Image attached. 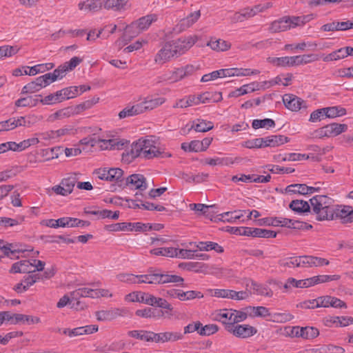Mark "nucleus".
Segmentation results:
<instances>
[{
	"label": "nucleus",
	"instance_id": "obj_8",
	"mask_svg": "<svg viewBox=\"0 0 353 353\" xmlns=\"http://www.w3.org/2000/svg\"><path fill=\"white\" fill-rule=\"evenodd\" d=\"M228 332L240 339H247L254 336L257 332L256 327L248 324H235L228 326Z\"/></svg>",
	"mask_w": 353,
	"mask_h": 353
},
{
	"label": "nucleus",
	"instance_id": "obj_34",
	"mask_svg": "<svg viewBox=\"0 0 353 353\" xmlns=\"http://www.w3.org/2000/svg\"><path fill=\"white\" fill-rule=\"evenodd\" d=\"M165 101V99L163 97H158L152 99H145L144 101H142L141 104L142 105L143 112L152 110L159 105H162Z\"/></svg>",
	"mask_w": 353,
	"mask_h": 353
},
{
	"label": "nucleus",
	"instance_id": "obj_19",
	"mask_svg": "<svg viewBox=\"0 0 353 353\" xmlns=\"http://www.w3.org/2000/svg\"><path fill=\"white\" fill-rule=\"evenodd\" d=\"M246 234L248 236L259 237V238H275L276 236V232L267 229L262 228H253L247 229Z\"/></svg>",
	"mask_w": 353,
	"mask_h": 353
},
{
	"label": "nucleus",
	"instance_id": "obj_37",
	"mask_svg": "<svg viewBox=\"0 0 353 353\" xmlns=\"http://www.w3.org/2000/svg\"><path fill=\"white\" fill-rule=\"evenodd\" d=\"M200 99L202 103H216L222 99L221 92H206L200 94Z\"/></svg>",
	"mask_w": 353,
	"mask_h": 353
},
{
	"label": "nucleus",
	"instance_id": "obj_35",
	"mask_svg": "<svg viewBox=\"0 0 353 353\" xmlns=\"http://www.w3.org/2000/svg\"><path fill=\"white\" fill-rule=\"evenodd\" d=\"M200 10L190 13L186 18L182 19L179 23L180 30H184L194 23L200 17Z\"/></svg>",
	"mask_w": 353,
	"mask_h": 353
},
{
	"label": "nucleus",
	"instance_id": "obj_40",
	"mask_svg": "<svg viewBox=\"0 0 353 353\" xmlns=\"http://www.w3.org/2000/svg\"><path fill=\"white\" fill-rule=\"evenodd\" d=\"M347 52H345V48H341L338 49L324 56L323 57V60L325 62H329L332 61H336L341 59H343L347 57Z\"/></svg>",
	"mask_w": 353,
	"mask_h": 353
},
{
	"label": "nucleus",
	"instance_id": "obj_48",
	"mask_svg": "<svg viewBox=\"0 0 353 353\" xmlns=\"http://www.w3.org/2000/svg\"><path fill=\"white\" fill-rule=\"evenodd\" d=\"M98 101H99V98H97V99L94 98L91 100L85 101L79 105L73 106L74 113L76 114H78L85 110L90 109V108L92 107V105L94 104L97 103L98 102Z\"/></svg>",
	"mask_w": 353,
	"mask_h": 353
},
{
	"label": "nucleus",
	"instance_id": "obj_29",
	"mask_svg": "<svg viewBox=\"0 0 353 353\" xmlns=\"http://www.w3.org/2000/svg\"><path fill=\"white\" fill-rule=\"evenodd\" d=\"M207 46L217 52L226 51L231 48L230 43L221 39H211L208 42Z\"/></svg>",
	"mask_w": 353,
	"mask_h": 353
},
{
	"label": "nucleus",
	"instance_id": "obj_3",
	"mask_svg": "<svg viewBox=\"0 0 353 353\" xmlns=\"http://www.w3.org/2000/svg\"><path fill=\"white\" fill-rule=\"evenodd\" d=\"M312 213L316 220H333L334 200L326 195H316L310 199Z\"/></svg>",
	"mask_w": 353,
	"mask_h": 353
},
{
	"label": "nucleus",
	"instance_id": "obj_49",
	"mask_svg": "<svg viewBox=\"0 0 353 353\" xmlns=\"http://www.w3.org/2000/svg\"><path fill=\"white\" fill-rule=\"evenodd\" d=\"M152 303H151V306H156L163 309H166L169 311L173 310V307L170 303H169L165 299L156 297L152 295Z\"/></svg>",
	"mask_w": 353,
	"mask_h": 353
},
{
	"label": "nucleus",
	"instance_id": "obj_54",
	"mask_svg": "<svg viewBox=\"0 0 353 353\" xmlns=\"http://www.w3.org/2000/svg\"><path fill=\"white\" fill-rule=\"evenodd\" d=\"M271 321L276 323H285L291 321L293 316L290 313H274L271 314Z\"/></svg>",
	"mask_w": 353,
	"mask_h": 353
},
{
	"label": "nucleus",
	"instance_id": "obj_56",
	"mask_svg": "<svg viewBox=\"0 0 353 353\" xmlns=\"http://www.w3.org/2000/svg\"><path fill=\"white\" fill-rule=\"evenodd\" d=\"M150 332L146 330H132L128 332V335L142 341H150Z\"/></svg>",
	"mask_w": 353,
	"mask_h": 353
},
{
	"label": "nucleus",
	"instance_id": "obj_1",
	"mask_svg": "<svg viewBox=\"0 0 353 353\" xmlns=\"http://www.w3.org/2000/svg\"><path fill=\"white\" fill-rule=\"evenodd\" d=\"M198 40L196 35L166 41L154 57V62L163 65L176 59L192 48Z\"/></svg>",
	"mask_w": 353,
	"mask_h": 353
},
{
	"label": "nucleus",
	"instance_id": "obj_22",
	"mask_svg": "<svg viewBox=\"0 0 353 353\" xmlns=\"http://www.w3.org/2000/svg\"><path fill=\"white\" fill-rule=\"evenodd\" d=\"M38 143H39V139L33 137L23 140V141L19 143H17L14 141H10L9 145L10 146H11V150L21 152L29 148L31 145L37 144Z\"/></svg>",
	"mask_w": 353,
	"mask_h": 353
},
{
	"label": "nucleus",
	"instance_id": "obj_55",
	"mask_svg": "<svg viewBox=\"0 0 353 353\" xmlns=\"http://www.w3.org/2000/svg\"><path fill=\"white\" fill-rule=\"evenodd\" d=\"M306 188H307V185L305 184H292L286 187L285 191L287 192L306 194Z\"/></svg>",
	"mask_w": 353,
	"mask_h": 353
},
{
	"label": "nucleus",
	"instance_id": "obj_45",
	"mask_svg": "<svg viewBox=\"0 0 353 353\" xmlns=\"http://www.w3.org/2000/svg\"><path fill=\"white\" fill-rule=\"evenodd\" d=\"M252 286L253 290L257 294L268 297H272L273 296L272 290L268 286L259 284L254 281H252Z\"/></svg>",
	"mask_w": 353,
	"mask_h": 353
},
{
	"label": "nucleus",
	"instance_id": "obj_36",
	"mask_svg": "<svg viewBox=\"0 0 353 353\" xmlns=\"http://www.w3.org/2000/svg\"><path fill=\"white\" fill-rule=\"evenodd\" d=\"M179 267L190 271L194 270L196 272H207L206 268L208 265L199 262H188L181 263Z\"/></svg>",
	"mask_w": 353,
	"mask_h": 353
},
{
	"label": "nucleus",
	"instance_id": "obj_13",
	"mask_svg": "<svg viewBox=\"0 0 353 353\" xmlns=\"http://www.w3.org/2000/svg\"><path fill=\"white\" fill-rule=\"evenodd\" d=\"M79 9L85 13L97 12L104 7L103 0H86L78 4Z\"/></svg>",
	"mask_w": 353,
	"mask_h": 353
},
{
	"label": "nucleus",
	"instance_id": "obj_16",
	"mask_svg": "<svg viewBox=\"0 0 353 353\" xmlns=\"http://www.w3.org/2000/svg\"><path fill=\"white\" fill-rule=\"evenodd\" d=\"M263 148L271 147L274 148L283 145L285 143H288L290 139L288 137L284 135H271L263 138Z\"/></svg>",
	"mask_w": 353,
	"mask_h": 353
},
{
	"label": "nucleus",
	"instance_id": "obj_11",
	"mask_svg": "<svg viewBox=\"0 0 353 353\" xmlns=\"http://www.w3.org/2000/svg\"><path fill=\"white\" fill-rule=\"evenodd\" d=\"M125 185L129 186L131 189L141 191L146 190L148 188L145 178L140 174H133L128 176L125 181Z\"/></svg>",
	"mask_w": 353,
	"mask_h": 353
},
{
	"label": "nucleus",
	"instance_id": "obj_2",
	"mask_svg": "<svg viewBox=\"0 0 353 353\" xmlns=\"http://www.w3.org/2000/svg\"><path fill=\"white\" fill-rule=\"evenodd\" d=\"M128 155H130L132 159L142 157L147 159L154 157L169 158L172 154L169 152L161 150L155 145V142L152 137L148 139H139L134 142L131 145V150Z\"/></svg>",
	"mask_w": 353,
	"mask_h": 353
},
{
	"label": "nucleus",
	"instance_id": "obj_21",
	"mask_svg": "<svg viewBox=\"0 0 353 353\" xmlns=\"http://www.w3.org/2000/svg\"><path fill=\"white\" fill-rule=\"evenodd\" d=\"M350 208V205H334L333 219H339L342 223H349Z\"/></svg>",
	"mask_w": 353,
	"mask_h": 353
},
{
	"label": "nucleus",
	"instance_id": "obj_25",
	"mask_svg": "<svg viewBox=\"0 0 353 353\" xmlns=\"http://www.w3.org/2000/svg\"><path fill=\"white\" fill-rule=\"evenodd\" d=\"M143 108L141 103H137L132 106H127L119 113V117L120 119H123L127 117L142 114L143 113Z\"/></svg>",
	"mask_w": 353,
	"mask_h": 353
},
{
	"label": "nucleus",
	"instance_id": "obj_18",
	"mask_svg": "<svg viewBox=\"0 0 353 353\" xmlns=\"http://www.w3.org/2000/svg\"><path fill=\"white\" fill-rule=\"evenodd\" d=\"M290 29V21L289 17H284L273 21L270 27L272 32H279Z\"/></svg>",
	"mask_w": 353,
	"mask_h": 353
},
{
	"label": "nucleus",
	"instance_id": "obj_30",
	"mask_svg": "<svg viewBox=\"0 0 353 353\" xmlns=\"http://www.w3.org/2000/svg\"><path fill=\"white\" fill-rule=\"evenodd\" d=\"M78 90L77 86H70L57 91L59 101L75 97L78 94Z\"/></svg>",
	"mask_w": 353,
	"mask_h": 353
},
{
	"label": "nucleus",
	"instance_id": "obj_58",
	"mask_svg": "<svg viewBox=\"0 0 353 353\" xmlns=\"http://www.w3.org/2000/svg\"><path fill=\"white\" fill-rule=\"evenodd\" d=\"M219 330V327L215 324H208L205 326L201 325L199 334L201 336H210L216 333Z\"/></svg>",
	"mask_w": 353,
	"mask_h": 353
},
{
	"label": "nucleus",
	"instance_id": "obj_7",
	"mask_svg": "<svg viewBox=\"0 0 353 353\" xmlns=\"http://www.w3.org/2000/svg\"><path fill=\"white\" fill-rule=\"evenodd\" d=\"M272 6V3L270 2H267L265 3H260L258 5H255L252 8H245L241 10L240 12H236L234 16V19L239 21H242L245 19H250L251 17H254L258 13L263 12L268 9L270 8Z\"/></svg>",
	"mask_w": 353,
	"mask_h": 353
},
{
	"label": "nucleus",
	"instance_id": "obj_14",
	"mask_svg": "<svg viewBox=\"0 0 353 353\" xmlns=\"http://www.w3.org/2000/svg\"><path fill=\"white\" fill-rule=\"evenodd\" d=\"M152 294L143 292H133L125 296V300L130 302H139L151 305L152 303Z\"/></svg>",
	"mask_w": 353,
	"mask_h": 353
},
{
	"label": "nucleus",
	"instance_id": "obj_57",
	"mask_svg": "<svg viewBox=\"0 0 353 353\" xmlns=\"http://www.w3.org/2000/svg\"><path fill=\"white\" fill-rule=\"evenodd\" d=\"M279 263L282 267H300V258L299 256L289 257L279 261Z\"/></svg>",
	"mask_w": 353,
	"mask_h": 353
},
{
	"label": "nucleus",
	"instance_id": "obj_60",
	"mask_svg": "<svg viewBox=\"0 0 353 353\" xmlns=\"http://www.w3.org/2000/svg\"><path fill=\"white\" fill-rule=\"evenodd\" d=\"M263 138H256L252 140H248L242 144L243 146L252 149V148H263Z\"/></svg>",
	"mask_w": 353,
	"mask_h": 353
},
{
	"label": "nucleus",
	"instance_id": "obj_28",
	"mask_svg": "<svg viewBox=\"0 0 353 353\" xmlns=\"http://www.w3.org/2000/svg\"><path fill=\"white\" fill-rule=\"evenodd\" d=\"M327 132V137H336L347 130L346 124L332 123L325 125Z\"/></svg>",
	"mask_w": 353,
	"mask_h": 353
},
{
	"label": "nucleus",
	"instance_id": "obj_27",
	"mask_svg": "<svg viewBox=\"0 0 353 353\" xmlns=\"http://www.w3.org/2000/svg\"><path fill=\"white\" fill-rule=\"evenodd\" d=\"M214 128V125L211 121H207L203 119H197L193 121L191 125V129H194L196 132H205L212 130Z\"/></svg>",
	"mask_w": 353,
	"mask_h": 353
},
{
	"label": "nucleus",
	"instance_id": "obj_24",
	"mask_svg": "<svg viewBox=\"0 0 353 353\" xmlns=\"http://www.w3.org/2000/svg\"><path fill=\"white\" fill-rule=\"evenodd\" d=\"M54 67V63H48L45 64H38L31 68H24L26 75L34 76L38 73H43L47 70H51Z\"/></svg>",
	"mask_w": 353,
	"mask_h": 353
},
{
	"label": "nucleus",
	"instance_id": "obj_61",
	"mask_svg": "<svg viewBox=\"0 0 353 353\" xmlns=\"http://www.w3.org/2000/svg\"><path fill=\"white\" fill-rule=\"evenodd\" d=\"M83 61V59L79 57H72L69 61L65 62L63 65L67 72L73 70Z\"/></svg>",
	"mask_w": 353,
	"mask_h": 353
},
{
	"label": "nucleus",
	"instance_id": "obj_31",
	"mask_svg": "<svg viewBox=\"0 0 353 353\" xmlns=\"http://www.w3.org/2000/svg\"><path fill=\"white\" fill-rule=\"evenodd\" d=\"M38 97L41 95L28 96L23 98L19 99L15 101V105L17 107H34L37 105L39 101Z\"/></svg>",
	"mask_w": 353,
	"mask_h": 353
},
{
	"label": "nucleus",
	"instance_id": "obj_44",
	"mask_svg": "<svg viewBox=\"0 0 353 353\" xmlns=\"http://www.w3.org/2000/svg\"><path fill=\"white\" fill-rule=\"evenodd\" d=\"M319 334V330L314 327H301L299 336L305 339H312Z\"/></svg>",
	"mask_w": 353,
	"mask_h": 353
},
{
	"label": "nucleus",
	"instance_id": "obj_46",
	"mask_svg": "<svg viewBox=\"0 0 353 353\" xmlns=\"http://www.w3.org/2000/svg\"><path fill=\"white\" fill-rule=\"evenodd\" d=\"M275 125L274 121L272 119H254L252 123V126L254 129L274 128Z\"/></svg>",
	"mask_w": 353,
	"mask_h": 353
},
{
	"label": "nucleus",
	"instance_id": "obj_10",
	"mask_svg": "<svg viewBox=\"0 0 353 353\" xmlns=\"http://www.w3.org/2000/svg\"><path fill=\"white\" fill-rule=\"evenodd\" d=\"M128 313L127 310L120 308H112L108 310H101L95 312L97 319L99 321H112L120 316H125Z\"/></svg>",
	"mask_w": 353,
	"mask_h": 353
},
{
	"label": "nucleus",
	"instance_id": "obj_23",
	"mask_svg": "<svg viewBox=\"0 0 353 353\" xmlns=\"http://www.w3.org/2000/svg\"><path fill=\"white\" fill-rule=\"evenodd\" d=\"M0 251L4 256L10 257L12 259V256H14L16 253H22L26 251H32V249L28 250L17 248V245H14L13 243H7L6 245L0 243Z\"/></svg>",
	"mask_w": 353,
	"mask_h": 353
},
{
	"label": "nucleus",
	"instance_id": "obj_62",
	"mask_svg": "<svg viewBox=\"0 0 353 353\" xmlns=\"http://www.w3.org/2000/svg\"><path fill=\"white\" fill-rule=\"evenodd\" d=\"M18 52V49L15 47L10 46H4L0 47V59L2 57H12V55L17 54Z\"/></svg>",
	"mask_w": 353,
	"mask_h": 353
},
{
	"label": "nucleus",
	"instance_id": "obj_20",
	"mask_svg": "<svg viewBox=\"0 0 353 353\" xmlns=\"http://www.w3.org/2000/svg\"><path fill=\"white\" fill-rule=\"evenodd\" d=\"M232 309H222L216 315V319L221 322L225 325V329L228 332V326L233 325Z\"/></svg>",
	"mask_w": 353,
	"mask_h": 353
},
{
	"label": "nucleus",
	"instance_id": "obj_17",
	"mask_svg": "<svg viewBox=\"0 0 353 353\" xmlns=\"http://www.w3.org/2000/svg\"><path fill=\"white\" fill-rule=\"evenodd\" d=\"M245 210H235L234 212H226L222 214L217 215L214 217V221H227L229 223H233L237 219H240L243 214H245Z\"/></svg>",
	"mask_w": 353,
	"mask_h": 353
},
{
	"label": "nucleus",
	"instance_id": "obj_26",
	"mask_svg": "<svg viewBox=\"0 0 353 353\" xmlns=\"http://www.w3.org/2000/svg\"><path fill=\"white\" fill-rule=\"evenodd\" d=\"M290 208L297 213H305L310 212V205L307 201L303 200H293L289 205Z\"/></svg>",
	"mask_w": 353,
	"mask_h": 353
},
{
	"label": "nucleus",
	"instance_id": "obj_39",
	"mask_svg": "<svg viewBox=\"0 0 353 353\" xmlns=\"http://www.w3.org/2000/svg\"><path fill=\"white\" fill-rule=\"evenodd\" d=\"M132 223H117L110 225H105V229L108 231L110 232H117V231H133V228H132Z\"/></svg>",
	"mask_w": 353,
	"mask_h": 353
},
{
	"label": "nucleus",
	"instance_id": "obj_32",
	"mask_svg": "<svg viewBox=\"0 0 353 353\" xmlns=\"http://www.w3.org/2000/svg\"><path fill=\"white\" fill-rule=\"evenodd\" d=\"M196 247L201 251H209V250H214L218 253L223 252V248L219 245L217 243L212 242V241H206V242H199Z\"/></svg>",
	"mask_w": 353,
	"mask_h": 353
},
{
	"label": "nucleus",
	"instance_id": "obj_47",
	"mask_svg": "<svg viewBox=\"0 0 353 353\" xmlns=\"http://www.w3.org/2000/svg\"><path fill=\"white\" fill-rule=\"evenodd\" d=\"M127 3V0H106L103 1L104 8L114 10H121Z\"/></svg>",
	"mask_w": 353,
	"mask_h": 353
},
{
	"label": "nucleus",
	"instance_id": "obj_53",
	"mask_svg": "<svg viewBox=\"0 0 353 353\" xmlns=\"http://www.w3.org/2000/svg\"><path fill=\"white\" fill-rule=\"evenodd\" d=\"M91 288H79L72 292H70V296L72 297V301L79 299L80 297H90Z\"/></svg>",
	"mask_w": 353,
	"mask_h": 353
},
{
	"label": "nucleus",
	"instance_id": "obj_6",
	"mask_svg": "<svg viewBox=\"0 0 353 353\" xmlns=\"http://www.w3.org/2000/svg\"><path fill=\"white\" fill-rule=\"evenodd\" d=\"M319 60V56L314 54L297 55L293 57H270V63L278 67H292L303 64H307Z\"/></svg>",
	"mask_w": 353,
	"mask_h": 353
},
{
	"label": "nucleus",
	"instance_id": "obj_4",
	"mask_svg": "<svg viewBox=\"0 0 353 353\" xmlns=\"http://www.w3.org/2000/svg\"><path fill=\"white\" fill-rule=\"evenodd\" d=\"M157 20V15L150 14L142 17L137 21L132 22L130 25L126 26L125 33L123 36V40L125 41L123 45L133 37L139 34L142 31L147 30L152 22Z\"/></svg>",
	"mask_w": 353,
	"mask_h": 353
},
{
	"label": "nucleus",
	"instance_id": "obj_64",
	"mask_svg": "<svg viewBox=\"0 0 353 353\" xmlns=\"http://www.w3.org/2000/svg\"><path fill=\"white\" fill-rule=\"evenodd\" d=\"M191 210L201 212L202 214L208 216L209 210L212 206L206 205L202 203H192L190 205Z\"/></svg>",
	"mask_w": 353,
	"mask_h": 353
},
{
	"label": "nucleus",
	"instance_id": "obj_42",
	"mask_svg": "<svg viewBox=\"0 0 353 353\" xmlns=\"http://www.w3.org/2000/svg\"><path fill=\"white\" fill-rule=\"evenodd\" d=\"M325 118H335L341 117L346 114V110L341 106H333L325 108Z\"/></svg>",
	"mask_w": 353,
	"mask_h": 353
},
{
	"label": "nucleus",
	"instance_id": "obj_15",
	"mask_svg": "<svg viewBox=\"0 0 353 353\" xmlns=\"http://www.w3.org/2000/svg\"><path fill=\"white\" fill-rule=\"evenodd\" d=\"M10 274L16 273H33L35 270H32V263L29 260H22L16 262L12 265L9 270Z\"/></svg>",
	"mask_w": 353,
	"mask_h": 353
},
{
	"label": "nucleus",
	"instance_id": "obj_50",
	"mask_svg": "<svg viewBox=\"0 0 353 353\" xmlns=\"http://www.w3.org/2000/svg\"><path fill=\"white\" fill-rule=\"evenodd\" d=\"M203 163L210 165H229L233 163V161L229 158H207L204 160Z\"/></svg>",
	"mask_w": 353,
	"mask_h": 353
},
{
	"label": "nucleus",
	"instance_id": "obj_43",
	"mask_svg": "<svg viewBox=\"0 0 353 353\" xmlns=\"http://www.w3.org/2000/svg\"><path fill=\"white\" fill-rule=\"evenodd\" d=\"M291 222L292 219L282 217H274L271 218L270 219H266V221H264V223H266L269 225L281 226L288 228H290V224Z\"/></svg>",
	"mask_w": 353,
	"mask_h": 353
},
{
	"label": "nucleus",
	"instance_id": "obj_63",
	"mask_svg": "<svg viewBox=\"0 0 353 353\" xmlns=\"http://www.w3.org/2000/svg\"><path fill=\"white\" fill-rule=\"evenodd\" d=\"M232 319L234 325L238 324L240 322L245 321L248 318V314L241 310H236L232 309Z\"/></svg>",
	"mask_w": 353,
	"mask_h": 353
},
{
	"label": "nucleus",
	"instance_id": "obj_9",
	"mask_svg": "<svg viewBox=\"0 0 353 353\" xmlns=\"http://www.w3.org/2000/svg\"><path fill=\"white\" fill-rule=\"evenodd\" d=\"M94 173L101 180L119 182L122 181L123 171L120 168H104L97 170Z\"/></svg>",
	"mask_w": 353,
	"mask_h": 353
},
{
	"label": "nucleus",
	"instance_id": "obj_59",
	"mask_svg": "<svg viewBox=\"0 0 353 353\" xmlns=\"http://www.w3.org/2000/svg\"><path fill=\"white\" fill-rule=\"evenodd\" d=\"M74 114H76L74 113L73 106H70L57 111L54 115L57 119H63L65 117H70Z\"/></svg>",
	"mask_w": 353,
	"mask_h": 353
},
{
	"label": "nucleus",
	"instance_id": "obj_12",
	"mask_svg": "<svg viewBox=\"0 0 353 353\" xmlns=\"http://www.w3.org/2000/svg\"><path fill=\"white\" fill-rule=\"evenodd\" d=\"M285 106L291 111H298L305 105V102L301 98L292 94H286L283 97Z\"/></svg>",
	"mask_w": 353,
	"mask_h": 353
},
{
	"label": "nucleus",
	"instance_id": "obj_33",
	"mask_svg": "<svg viewBox=\"0 0 353 353\" xmlns=\"http://www.w3.org/2000/svg\"><path fill=\"white\" fill-rule=\"evenodd\" d=\"M255 83L243 85L239 88L236 89L233 92L229 94L230 97H238L249 92H252L256 90H259V88H255Z\"/></svg>",
	"mask_w": 353,
	"mask_h": 353
},
{
	"label": "nucleus",
	"instance_id": "obj_41",
	"mask_svg": "<svg viewBox=\"0 0 353 353\" xmlns=\"http://www.w3.org/2000/svg\"><path fill=\"white\" fill-rule=\"evenodd\" d=\"M16 321H13L14 324H17L19 323H27L28 325L30 324H37L40 323V319L37 316H33L30 315H26L23 314H17L16 315Z\"/></svg>",
	"mask_w": 353,
	"mask_h": 353
},
{
	"label": "nucleus",
	"instance_id": "obj_52",
	"mask_svg": "<svg viewBox=\"0 0 353 353\" xmlns=\"http://www.w3.org/2000/svg\"><path fill=\"white\" fill-rule=\"evenodd\" d=\"M77 179L74 176H71L68 178H64L61 180V184L68 191L70 194L72 193L73 188L77 183Z\"/></svg>",
	"mask_w": 353,
	"mask_h": 353
},
{
	"label": "nucleus",
	"instance_id": "obj_5",
	"mask_svg": "<svg viewBox=\"0 0 353 353\" xmlns=\"http://www.w3.org/2000/svg\"><path fill=\"white\" fill-rule=\"evenodd\" d=\"M148 284L164 285L167 283H176V285L183 287L184 279L176 274H170L168 272H162L154 268H149Z\"/></svg>",
	"mask_w": 353,
	"mask_h": 353
},
{
	"label": "nucleus",
	"instance_id": "obj_38",
	"mask_svg": "<svg viewBox=\"0 0 353 353\" xmlns=\"http://www.w3.org/2000/svg\"><path fill=\"white\" fill-rule=\"evenodd\" d=\"M150 253L157 256H164L168 257H174L176 256V248H159L150 250Z\"/></svg>",
	"mask_w": 353,
	"mask_h": 353
},
{
	"label": "nucleus",
	"instance_id": "obj_51",
	"mask_svg": "<svg viewBox=\"0 0 353 353\" xmlns=\"http://www.w3.org/2000/svg\"><path fill=\"white\" fill-rule=\"evenodd\" d=\"M163 343L174 342L181 340L183 337V334L181 332H162Z\"/></svg>",
	"mask_w": 353,
	"mask_h": 353
}]
</instances>
